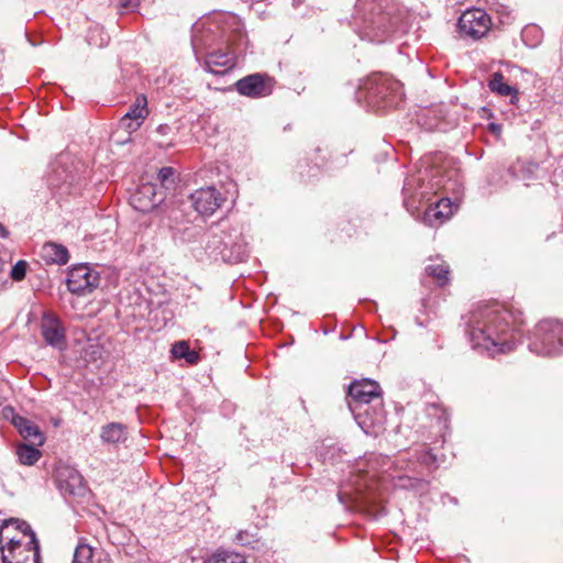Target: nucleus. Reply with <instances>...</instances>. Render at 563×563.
I'll use <instances>...</instances> for the list:
<instances>
[{
    "label": "nucleus",
    "instance_id": "nucleus-1",
    "mask_svg": "<svg viewBox=\"0 0 563 563\" xmlns=\"http://www.w3.org/2000/svg\"><path fill=\"white\" fill-rule=\"evenodd\" d=\"M522 323L521 313H515L498 302L478 306L471 312L468 334L473 349L494 356L515 349L514 331Z\"/></svg>",
    "mask_w": 563,
    "mask_h": 563
},
{
    "label": "nucleus",
    "instance_id": "nucleus-2",
    "mask_svg": "<svg viewBox=\"0 0 563 563\" xmlns=\"http://www.w3.org/2000/svg\"><path fill=\"white\" fill-rule=\"evenodd\" d=\"M225 26L220 36L216 35L214 30L200 32L198 27L194 29L191 45L196 58L203 56L206 69L216 75H223L235 65L236 53L246 49L247 38L242 31L241 23L235 15H222Z\"/></svg>",
    "mask_w": 563,
    "mask_h": 563
},
{
    "label": "nucleus",
    "instance_id": "nucleus-3",
    "mask_svg": "<svg viewBox=\"0 0 563 563\" xmlns=\"http://www.w3.org/2000/svg\"><path fill=\"white\" fill-rule=\"evenodd\" d=\"M396 20L376 0H357L353 26L361 38L383 43L394 31Z\"/></svg>",
    "mask_w": 563,
    "mask_h": 563
},
{
    "label": "nucleus",
    "instance_id": "nucleus-4",
    "mask_svg": "<svg viewBox=\"0 0 563 563\" xmlns=\"http://www.w3.org/2000/svg\"><path fill=\"white\" fill-rule=\"evenodd\" d=\"M357 102H364L373 111L398 107L404 97L401 84L386 75L374 74L366 78L356 91Z\"/></svg>",
    "mask_w": 563,
    "mask_h": 563
},
{
    "label": "nucleus",
    "instance_id": "nucleus-5",
    "mask_svg": "<svg viewBox=\"0 0 563 563\" xmlns=\"http://www.w3.org/2000/svg\"><path fill=\"white\" fill-rule=\"evenodd\" d=\"M429 178V173L424 170L410 175L405 179L402 187L404 206L411 216H416L419 205L429 202L431 197L438 194L440 189L449 192L456 190L459 186L457 181L452 179V176H448L444 179L443 177L437 178L434 175H431V179Z\"/></svg>",
    "mask_w": 563,
    "mask_h": 563
},
{
    "label": "nucleus",
    "instance_id": "nucleus-6",
    "mask_svg": "<svg viewBox=\"0 0 563 563\" xmlns=\"http://www.w3.org/2000/svg\"><path fill=\"white\" fill-rule=\"evenodd\" d=\"M347 395L351 398L349 408L354 419L367 432V428L379 422L377 418L369 417V404L380 397L379 385L371 379L355 380L349 386Z\"/></svg>",
    "mask_w": 563,
    "mask_h": 563
},
{
    "label": "nucleus",
    "instance_id": "nucleus-7",
    "mask_svg": "<svg viewBox=\"0 0 563 563\" xmlns=\"http://www.w3.org/2000/svg\"><path fill=\"white\" fill-rule=\"evenodd\" d=\"M529 350L541 356H556L563 353V321L543 319L533 329Z\"/></svg>",
    "mask_w": 563,
    "mask_h": 563
},
{
    "label": "nucleus",
    "instance_id": "nucleus-8",
    "mask_svg": "<svg viewBox=\"0 0 563 563\" xmlns=\"http://www.w3.org/2000/svg\"><path fill=\"white\" fill-rule=\"evenodd\" d=\"M30 532V540L26 544L15 541L13 538L9 540L8 547H2L3 563H40V547L35 534L26 526Z\"/></svg>",
    "mask_w": 563,
    "mask_h": 563
},
{
    "label": "nucleus",
    "instance_id": "nucleus-9",
    "mask_svg": "<svg viewBox=\"0 0 563 563\" xmlns=\"http://www.w3.org/2000/svg\"><path fill=\"white\" fill-rule=\"evenodd\" d=\"M460 33L473 40H478L489 31L492 21L482 9L465 11L459 19Z\"/></svg>",
    "mask_w": 563,
    "mask_h": 563
},
{
    "label": "nucleus",
    "instance_id": "nucleus-10",
    "mask_svg": "<svg viewBox=\"0 0 563 563\" xmlns=\"http://www.w3.org/2000/svg\"><path fill=\"white\" fill-rule=\"evenodd\" d=\"M99 274L86 264L73 267L66 279L67 289L78 296H84L97 288L99 285Z\"/></svg>",
    "mask_w": 563,
    "mask_h": 563
},
{
    "label": "nucleus",
    "instance_id": "nucleus-11",
    "mask_svg": "<svg viewBox=\"0 0 563 563\" xmlns=\"http://www.w3.org/2000/svg\"><path fill=\"white\" fill-rule=\"evenodd\" d=\"M274 82L266 74L255 73L239 79L234 84L235 90L244 97L258 99L273 92Z\"/></svg>",
    "mask_w": 563,
    "mask_h": 563
},
{
    "label": "nucleus",
    "instance_id": "nucleus-12",
    "mask_svg": "<svg viewBox=\"0 0 563 563\" xmlns=\"http://www.w3.org/2000/svg\"><path fill=\"white\" fill-rule=\"evenodd\" d=\"M41 333L46 342L52 347L59 351L66 349V329L62 320L53 312L45 311L41 320Z\"/></svg>",
    "mask_w": 563,
    "mask_h": 563
},
{
    "label": "nucleus",
    "instance_id": "nucleus-13",
    "mask_svg": "<svg viewBox=\"0 0 563 563\" xmlns=\"http://www.w3.org/2000/svg\"><path fill=\"white\" fill-rule=\"evenodd\" d=\"M56 483L64 496H84L87 492L81 474L70 466H59L56 470Z\"/></svg>",
    "mask_w": 563,
    "mask_h": 563
},
{
    "label": "nucleus",
    "instance_id": "nucleus-14",
    "mask_svg": "<svg viewBox=\"0 0 563 563\" xmlns=\"http://www.w3.org/2000/svg\"><path fill=\"white\" fill-rule=\"evenodd\" d=\"M228 238H232L231 227L219 224L209 229L205 236V251L213 261H223Z\"/></svg>",
    "mask_w": 563,
    "mask_h": 563
},
{
    "label": "nucleus",
    "instance_id": "nucleus-15",
    "mask_svg": "<svg viewBox=\"0 0 563 563\" xmlns=\"http://www.w3.org/2000/svg\"><path fill=\"white\" fill-rule=\"evenodd\" d=\"M163 191L158 190L157 185L152 183L142 184L131 196V205L135 210L143 213L158 207L164 201Z\"/></svg>",
    "mask_w": 563,
    "mask_h": 563
},
{
    "label": "nucleus",
    "instance_id": "nucleus-16",
    "mask_svg": "<svg viewBox=\"0 0 563 563\" xmlns=\"http://www.w3.org/2000/svg\"><path fill=\"white\" fill-rule=\"evenodd\" d=\"M190 200L197 212L211 216L221 206L223 198L214 187H206L191 194Z\"/></svg>",
    "mask_w": 563,
    "mask_h": 563
},
{
    "label": "nucleus",
    "instance_id": "nucleus-17",
    "mask_svg": "<svg viewBox=\"0 0 563 563\" xmlns=\"http://www.w3.org/2000/svg\"><path fill=\"white\" fill-rule=\"evenodd\" d=\"M231 232L232 238H228L229 243L225 245L227 250L224 251L223 254V262H244L249 257V244L238 229L231 228Z\"/></svg>",
    "mask_w": 563,
    "mask_h": 563
},
{
    "label": "nucleus",
    "instance_id": "nucleus-18",
    "mask_svg": "<svg viewBox=\"0 0 563 563\" xmlns=\"http://www.w3.org/2000/svg\"><path fill=\"white\" fill-rule=\"evenodd\" d=\"M148 114L147 100L145 96H139L133 106L121 118L120 125L129 131L137 130Z\"/></svg>",
    "mask_w": 563,
    "mask_h": 563
},
{
    "label": "nucleus",
    "instance_id": "nucleus-19",
    "mask_svg": "<svg viewBox=\"0 0 563 563\" xmlns=\"http://www.w3.org/2000/svg\"><path fill=\"white\" fill-rule=\"evenodd\" d=\"M453 213L452 202L450 198H440L437 202L431 203L423 213V222L430 227H435L449 219Z\"/></svg>",
    "mask_w": 563,
    "mask_h": 563
},
{
    "label": "nucleus",
    "instance_id": "nucleus-20",
    "mask_svg": "<svg viewBox=\"0 0 563 563\" xmlns=\"http://www.w3.org/2000/svg\"><path fill=\"white\" fill-rule=\"evenodd\" d=\"M13 426L19 431L21 437L32 442L33 445H43L45 437L40 428L31 420L24 417H14Z\"/></svg>",
    "mask_w": 563,
    "mask_h": 563
},
{
    "label": "nucleus",
    "instance_id": "nucleus-21",
    "mask_svg": "<svg viewBox=\"0 0 563 563\" xmlns=\"http://www.w3.org/2000/svg\"><path fill=\"white\" fill-rule=\"evenodd\" d=\"M40 256L46 264L65 265L69 260L67 247L56 242L44 243Z\"/></svg>",
    "mask_w": 563,
    "mask_h": 563
},
{
    "label": "nucleus",
    "instance_id": "nucleus-22",
    "mask_svg": "<svg viewBox=\"0 0 563 563\" xmlns=\"http://www.w3.org/2000/svg\"><path fill=\"white\" fill-rule=\"evenodd\" d=\"M101 441L106 444L123 443L128 439V430L125 424L120 422H110L101 428Z\"/></svg>",
    "mask_w": 563,
    "mask_h": 563
},
{
    "label": "nucleus",
    "instance_id": "nucleus-23",
    "mask_svg": "<svg viewBox=\"0 0 563 563\" xmlns=\"http://www.w3.org/2000/svg\"><path fill=\"white\" fill-rule=\"evenodd\" d=\"M539 164L533 162H516L509 169L511 176L520 181H531L538 178Z\"/></svg>",
    "mask_w": 563,
    "mask_h": 563
},
{
    "label": "nucleus",
    "instance_id": "nucleus-24",
    "mask_svg": "<svg viewBox=\"0 0 563 563\" xmlns=\"http://www.w3.org/2000/svg\"><path fill=\"white\" fill-rule=\"evenodd\" d=\"M73 180L74 176L67 174L66 170L62 167L55 168L48 176L49 187L59 191L60 195L69 192V187Z\"/></svg>",
    "mask_w": 563,
    "mask_h": 563
},
{
    "label": "nucleus",
    "instance_id": "nucleus-25",
    "mask_svg": "<svg viewBox=\"0 0 563 563\" xmlns=\"http://www.w3.org/2000/svg\"><path fill=\"white\" fill-rule=\"evenodd\" d=\"M488 87L493 92H496L500 96H504V97L510 96L512 103L515 102L514 99H518L516 96L518 92L517 89L509 86L508 84L504 82V76L499 71L494 73L490 76V79L488 81Z\"/></svg>",
    "mask_w": 563,
    "mask_h": 563
},
{
    "label": "nucleus",
    "instance_id": "nucleus-26",
    "mask_svg": "<svg viewBox=\"0 0 563 563\" xmlns=\"http://www.w3.org/2000/svg\"><path fill=\"white\" fill-rule=\"evenodd\" d=\"M426 274L432 277L439 286H444L449 283L450 269L449 265L444 262H433L428 264L424 268Z\"/></svg>",
    "mask_w": 563,
    "mask_h": 563
},
{
    "label": "nucleus",
    "instance_id": "nucleus-27",
    "mask_svg": "<svg viewBox=\"0 0 563 563\" xmlns=\"http://www.w3.org/2000/svg\"><path fill=\"white\" fill-rule=\"evenodd\" d=\"M170 353L174 358H184L187 363L194 365L199 361V354L189 349L186 341H178L173 344Z\"/></svg>",
    "mask_w": 563,
    "mask_h": 563
},
{
    "label": "nucleus",
    "instance_id": "nucleus-28",
    "mask_svg": "<svg viewBox=\"0 0 563 563\" xmlns=\"http://www.w3.org/2000/svg\"><path fill=\"white\" fill-rule=\"evenodd\" d=\"M16 455L21 464L31 466L40 460L42 453L34 445L22 443L16 448Z\"/></svg>",
    "mask_w": 563,
    "mask_h": 563
},
{
    "label": "nucleus",
    "instance_id": "nucleus-29",
    "mask_svg": "<svg viewBox=\"0 0 563 563\" xmlns=\"http://www.w3.org/2000/svg\"><path fill=\"white\" fill-rule=\"evenodd\" d=\"M521 38L529 47H537L543 40V31L537 24H528L521 31Z\"/></svg>",
    "mask_w": 563,
    "mask_h": 563
},
{
    "label": "nucleus",
    "instance_id": "nucleus-30",
    "mask_svg": "<svg viewBox=\"0 0 563 563\" xmlns=\"http://www.w3.org/2000/svg\"><path fill=\"white\" fill-rule=\"evenodd\" d=\"M109 40V35L99 26L90 29L87 35L88 44L96 47H103L108 45Z\"/></svg>",
    "mask_w": 563,
    "mask_h": 563
},
{
    "label": "nucleus",
    "instance_id": "nucleus-31",
    "mask_svg": "<svg viewBox=\"0 0 563 563\" xmlns=\"http://www.w3.org/2000/svg\"><path fill=\"white\" fill-rule=\"evenodd\" d=\"M413 456L416 459L417 464H419L420 467L426 468L428 472H431V470L437 468V457L430 451H416Z\"/></svg>",
    "mask_w": 563,
    "mask_h": 563
},
{
    "label": "nucleus",
    "instance_id": "nucleus-32",
    "mask_svg": "<svg viewBox=\"0 0 563 563\" xmlns=\"http://www.w3.org/2000/svg\"><path fill=\"white\" fill-rule=\"evenodd\" d=\"M405 481L406 483L402 484V487L405 488L413 489L420 495L428 492L430 482L424 477L407 476Z\"/></svg>",
    "mask_w": 563,
    "mask_h": 563
},
{
    "label": "nucleus",
    "instance_id": "nucleus-33",
    "mask_svg": "<svg viewBox=\"0 0 563 563\" xmlns=\"http://www.w3.org/2000/svg\"><path fill=\"white\" fill-rule=\"evenodd\" d=\"M93 549L86 543H79L75 549L73 563H91Z\"/></svg>",
    "mask_w": 563,
    "mask_h": 563
},
{
    "label": "nucleus",
    "instance_id": "nucleus-34",
    "mask_svg": "<svg viewBox=\"0 0 563 563\" xmlns=\"http://www.w3.org/2000/svg\"><path fill=\"white\" fill-rule=\"evenodd\" d=\"M205 563H246L245 559L236 553H216Z\"/></svg>",
    "mask_w": 563,
    "mask_h": 563
},
{
    "label": "nucleus",
    "instance_id": "nucleus-35",
    "mask_svg": "<svg viewBox=\"0 0 563 563\" xmlns=\"http://www.w3.org/2000/svg\"><path fill=\"white\" fill-rule=\"evenodd\" d=\"M175 175L176 170L173 167L167 166L158 170L157 179L162 187L168 189L175 184Z\"/></svg>",
    "mask_w": 563,
    "mask_h": 563
},
{
    "label": "nucleus",
    "instance_id": "nucleus-36",
    "mask_svg": "<svg viewBox=\"0 0 563 563\" xmlns=\"http://www.w3.org/2000/svg\"><path fill=\"white\" fill-rule=\"evenodd\" d=\"M27 263L23 260L16 262L10 272V277L15 282H21L25 278Z\"/></svg>",
    "mask_w": 563,
    "mask_h": 563
},
{
    "label": "nucleus",
    "instance_id": "nucleus-37",
    "mask_svg": "<svg viewBox=\"0 0 563 563\" xmlns=\"http://www.w3.org/2000/svg\"><path fill=\"white\" fill-rule=\"evenodd\" d=\"M140 0H120L119 9L121 13L134 11L139 8Z\"/></svg>",
    "mask_w": 563,
    "mask_h": 563
},
{
    "label": "nucleus",
    "instance_id": "nucleus-38",
    "mask_svg": "<svg viewBox=\"0 0 563 563\" xmlns=\"http://www.w3.org/2000/svg\"><path fill=\"white\" fill-rule=\"evenodd\" d=\"M2 413H3V417L5 419H10L12 423H13V418L14 417H21L20 415L15 413L13 407H11V406L4 407L3 410H2Z\"/></svg>",
    "mask_w": 563,
    "mask_h": 563
},
{
    "label": "nucleus",
    "instance_id": "nucleus-39",
    "mask_svg": "<svg viewBox=\"0 0 563 563\" xmlns=\"http://www.w3.org/2000/svg\"><path fill=\"white\" fill-rule=\"evenodd\" d=\"M488 130L494 133L495 135L499 136L500 133H501V125L500 124H497V123H489L488 124Z\"/></svg>",
    "mask_w": 563,
    "mask_h": 563
},
{
    "label": "nucleus",
    "instance_id": "nucleus-40",
    "mask_svg": "<svg viewBox=\"0 0 563 563\" xmlns=\"http://www.w3.org/2000/svg\"><path fill=\"white\" fill-rule=\"evenodd\" d=\"M170 131V128L167 124H161L156 128V133L159 135H166Z\"/></svg>",
    "mask_w": 563,
    "mask_h": 563
},
{
    "label": "nucleus",
    "instance_id": "nucleus-41",
    "mask_svg": "<svg viewBox=\"0 0 563 563\" xmlns=\"http://www.w3.org/2000/svg\"><path fill=\"white\" fill-rule=\"evenodd\" d=\"M9 235L8 230L4 228L2 223H0V236L7 238Z\"/></svg>",
    "mask_w": 563,
    "mask_h": 563
},
{
    "label": "nucleus",
    "instance_id": "nucleus-42",
    "mask_svg": "<svg viewBox=\"0 0 563 563\" xmlns=\"http://www.w3.org/2000/svg\"><path fill=\"white\" fill-rule=\"evenodd\" d=\"M338 497H339V499H340V501H341L342 504H344V503H345V501H344V499H343V494H342V493H339V494H338Z\"/></svg>",
    "mask_w": 563,
    "mask_h": 563
},
{
    "label": "nucleus",
    "instance_id": "nucleus-43",
    "mask_svg": "<svg viewBox=\"0 0 563 563\" xmlns=\"http://www.w3.org/2000/svg\"><path fill=\"white\" fill-rule=\"evenodd\" d=\"M412 471H413L417 475H423V472H422V471H416V466L412 468Z\"/></svg>",
    "mask_w": 563,
    "mask_h": 563
}]
</instances>
